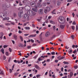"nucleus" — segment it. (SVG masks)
Listing matches in <instances>:
<instances>
[{
	"instance_id": "obj_1",
	"label": "nucleus",
	"mask_w": 78,
	"mask_h": 78,
	"mask_svg": "<svg viewBox=\"0 0 78 78\" xmlns=\"http://www.w3.org/2000/svg\"><path fill=\"white\" fill-rule=\"evenodd\" d=\"M58 20L59 22V21H61V23H62V24H65L66 23V20L63 17L59 16L58 19Z\"/></svg>"
},
{
	"instance_id": "obj_2",
	"label": "nucleus",
	"mask_w": 78,
	"mask_h": 78,
	"mask_svg": "<svg viewBox=\"0 0 78 78\" xmlns=\"http://www.w3.org/2000/svg\"><path fill=\"white\" fill-rule=\"evenodd\" d=\"M18 15L19 17H20V18L22 17L23 16V10H21L19 11L18 13Z\"/></svg>"
},
{
	"instance_id": "obj_3",
	"label": "nucleus",
	"mask_w": 78,
	"mask_h": 78,
	"mask_svg": "<svg viewBox=\"0 0 78 78\" xmlns=\"http://www.w3.org/2000/svg\"><path fill=\"white\" fill-rule=\"evenodd\" d=\"M2 13H4L5 14H9V11L7 9H3L2 10Z\"/></svg>"
},
{
	"instance_id": "obj_4",
	"label": "nucleus",
	"mask_w": 78,
	"mask_h": 78,
	"mask_svg": "<svg viewBox=\"0 0 78 78\" xmlns=\"http://www.w3.org/2000/svg\"><path fill=\"white\" fill-rule=\"evenodd\" d=\"M0 17L3 19H5L7 17V16L5 14H4L3 13H1L0 14Z\"/></svg>"
},
{
	"instance_id": "obj_5",
	"label": "nucleus",
	"mask_w": 78,
	"mask_h": 78,
	"mask_svg": "<svg viewBox=\"0 0 78 78\" xmlns=\"http://www.w3.org/2000/svg\"><path fill=\"white\" fill-rule=\"evenodd\" d=\"M38 14L40 15H42L44 14V10L41 9H39L38 11Z\"/></svg>"
},
{
	"instance_id": "obj_6",
	"label": "nucleus",
	"mask_w": 78,
	"mask_h": 78,
	"mask_svg": "<svg viewBox=\"0 0 78 78\" xmlns=\"http://www.w3.org/2000/svg\"><path fill=\"white\" fill-rule=\"evenodd\" d=\"M23 18L26 20H28L29 19V16H28V15L27 14H24L23 16Z\"/></svg>"
},
{
	"instance_id": "obj_7",
	"label": "nucleus",
	"mask_w": 78,
	"mask_h": 78,
	"mask_svg": "<svg viewBox=\"0 0 78 78\" xmlns=\"http://www.w3.org/2000/svg\"><path fill=\"white\" fill-rule=\"evenodd\" d=\"M50 32L48 31L45 34V37H48L50 36Z\"/></svg>"
},
{
	"instance_id": "obj_8",
	"label": "nucleus",
	"mask_w": 78,
	"mask_h": 78,
	"mask_svg": "<svg viewBox=\"0 0 78 78\" xmlns=\"http://www.w3.org/2000/svg\"><path fill=\"white\" fill-rule=\"evenodd\" d=\"M31 5L32 6H35V7H37V6H36V3L34 2H32L31 3Z\"/></svg>"
},
{
	"instance_id": "obj_9",
	"label": "nucleus",
	"mask_w": 78,
	"mask_h": 78,
	"mask_svg": "<svg viewBox=\"0 0 78 78\" xmlns=\"http://www.w3.org/2000/svg\"><path fill=\"white\" fill-rule=\"evenodd\" d=\"M35 67L36 68V69H37L38 70H41V68L39 66H37V65H35Z\"/></svg>"
},
{
	"instance_id": "obj_10",
	"label": "nucleus",
	"mask_w": 78,
	"mask_h": 78,
	"mask_svg": "<svg viewBox=\"0 0 78 78\" xmlns=\"http://www.w3.org/2000/svg\"><path fill=\"white\" fill-rule=\"evenodd\" d=\"M37 6L38 8H41L42 7V4L41 3L39 2L37 4Z\"/></svg>"
},
{
	"instance_id": "obj_11",
	"label": "nucleus",
	"mask_w": 78,
	"mask_h": 78,
	"mask_svg": "<svg viewBox=\"0 0 78 78\" xmlns=\"http://www.w3.org/2000/svg\"><path fill=\"white\" fill-rule=\"evenodd\" d=\"M13 37L15 40H17V36L16 34H14L13 35Z\"/></svg>"
},
{
	"instance_id": "obj_12",
	"label": "nucleus",
	"mask_w": 78,
	"mask_h": 78,
	"mask_svg": "<svg viewBox=\"0 0 78 78\" xmlns=\"http://www.w3.org/2000/svg\"><path fill=\"white\" fill-rule=\"evenodd\" d=\"M13 16L14 17H17V14L16 13H13Z\"/></svg>"
},
{
	"instance_id": "obj_13",
	"label": "nucleus",
	"mask_w": 78,
	"mask_h": 78,
	"mask_svg": "<svg viewBox=\"0 0 78 78\" xmlns=\"http://www.w3.org/2000/svg\"><path fill=\"white\" fill-rule=\"evenodd\" d=\"M36 34H31L28 36V37H36Z\"/></svg>"
},
{
	"instance_id": "obj_14",
	"label": "nucleus",
	"mask_w": 78,
	"mask_h": 78,
	"mask_svg": "<svg viewBox=\"0 0 78 78\" xmlns=\"http://www.w3.org/2000/svg\"><path fill=\"white\" fill-rule=\"evenodd\" d=\"M32 10L34 12H37L38 10L37 8H34L32 9Z\"/></svg>"
},
{
	"instance_id": "obj_15",
	"label": "nucleus",
	"mask_w": 78,
	"mask_h": 78,
	"mask_svg": "<svg viewBox=\"0 0 78 78\" xmlns=\"http://www.w3.org/2000/svg\"><path fill=\"white\" fill-rule=\"evenodd\" d=\"M31 12L32 11H29L27 12L28 14L30 16H31Z\"/></svg>"
},
{
	"instance_id": "obj_16",
	"label": "nucleus",
	"mask_w": 78,
	"mask_h": 78,
	"mask_svg": "<svg viewBox=\"0 0 78 78\" xmlns=\"http://www.w3.org/2000/svg\"><path fill=\"white\" fill-rule=\"evenodd\" d=\"M65 26L64 25H60V27L61 29H64Z\"/></svg>"
},
{
	"instance_id": "obj_17",
	"label": "nucleus",
	"mask_w": 78,
	"mask_h": 78,
	"mask_svg": "<svg viewBox=\"0 0 78 78\" xmlns=\"http://www.w3.org/2000/svg\"><path fill=\"white\" fill-rule=\"evenodd\" d=\"M36 14V13L34 12L33 11H32L31 13V16H35Z\"/></svg>"
},
{
	"instance_id": "obj_18",
	"label": "nucleus",
	"mask_w": 78,
	"mask_h": 78,
	"mask_svg": "<svg viewBox=\"0 0 78 78\" xmlns=\"http://www.w3.org/2000/svg\"><path fill=\"white\" fill-rule=\"evenodd\" d=\"M20 38L21 40V41H22V42H23V37L22 36H20Z\"/></svg>"
},
{
	"instance_id": "obj_19",
	"label": "nucleus",
	"mask_w": 78,
	"mask_h": 78,
	"mask_svg": "<svg viewBox=\"0 0 78 78\" xmlns=\"http://www.w3.org/2000/svg\"><path fill=\"white\" fill-rule=\"evenodd\" d=\"M25 28L27 30H30V27H25Z\"/></svg>"
},
{
	"instance_id": "obj_20",
	"label": "nucleus",
	"mask_w": 78,
	"mask_h": 78,
	"mask_svg": "<svg viewBox=\"0 0 78 78\" xmlns=\"http://www.w3.org/2000/svg\"><path fill=\"white\" fill-rule=\"evenodd\" d=\"M9 19V17L5 18V19H3V20H8Z\"/></svg>"
},
{
	"instance_id": "obj_21",
	"label": "nucleus",
	"mask_w": 78,
	"mask_h": 78,
	"mask_svg": "<svg viewBox=\"0 0 78 78\" xmlns=\"http://www.w3.org/2000/svg\"><path fill=\"white\" fill-rule=\"evenodd\" d=\"M57 5H59L61 4V2H60V1H58L57 2Z\"/></svg>"
},
{
	"instance_id": "obj_22",
	"label": "nucleus",
	"mask_w": 78,
	"mask_h": 78,
	"mask_svg": "<svg viewBox=\"0 0 78 78\" xmlns=\"http://www.w3.org/2000/svg\"><path fill=\"white\" fill-rule=\"evenodd\" d=\"M32 71H33V72H34V71L36 73H37V70L35 68H34L33 69Z\"/></svg>"
},
{
	"instance_id": "obj_23",
	"label": "nucleus",
	"mask_w": 78,
	"mask_h": 78,
	"mask_svg": "<svg viewBox=\"0 0 78 78\" xmlns=\"http://www.w3.org/2000/svg\"><path fill=\"white\" fill-rule=\"evenodd\" d=\"M1 51L2 52V53L3 54H4L5 53V52H4V49L2 48L1 50Z\"/></svg>"
},
{
	"instance_id": "obj_24",
	"label": "nucleus",
	"mask_w": 78,
	"mask_h": 78,
	"mask_svg": "<svg viewBox=\"0 0 78 78\" xmlns=\"http://www.w3.org/2000/svg\"><path fill=\"white\" fill-rule=\"evenodd\" d=\"M47 5V4L45 2H43L42 3V5L43 6H45Z\"/></svg>"
},
{
	"instance_id": "obj_25",
	"label": "nucleus",
	"mask_w": 78,
	"mask_h": 78,
	"mask_svg": "<svg viewBox=\"0 0 78 78\" xmlns=\"http://www.w3.org/2000/svg\"><path fill=\"white\" fill-rule=\"evenodd\" d=\"M38 61H42L43 60V59H42V58H41V57H39L38 58Z\"/></svg>"
},
{
	"instance_id": "obj_26",
	"label": "nucleus",
	"mask_w": 78,
	"mask_h": 78,
	"mask_svg": "<svg viewBox=\"0 0 78 78\" xmlns=\"http://www.w3.org/2000/svg\"><path fill=\"white\" fill-rule=\"evenodd\" d=\"M46 9L48 11H50V8L49 7H47Z\"/></svg>"
},
{
	"instance_id": "obj_27",
	"label": "nucleus",
	"mask_w": 78,
	"mask_h": 78,
	"mask_svg": "<svg viewBox=\"0 0 78 78\" xmlns=\"http://www.w3.org/2000/svg\"><path fill=\"white\" fill-rule=\"evenodd\" d=\"M70 78H72V76H73V73L71 72L70 73Z\"/></svg>"
},
{
	"instance_id": "obj_28",
	"label": "nucleus",
	"mask_w": 78,
	"mask_h": 78,
	"mask_svg": "<svg viewBox=\"0 0 78 78\" xmlns=\"http://www.w3.org/2000/svg\"><path fill=\"white\" fill-rule=\"evenodd\" d=\"M5 25H6V26H9L10 25H11V24L8 23H5Z\"/></svg>"
},
{
	"instance_id": "obj_29",
	"label": "nucleus",
	"mask_w": 78,
	"mask_h": 78,
	"mask_svg": "<svg viewBox=\"0 0 78 78\" xmlns=\"http://www.w3.org/2000/svg\"><path fill=\"white\" fill-rule=\"evenodd\" d=\"M63 63H64V64H69V62H68L66 61L63 62Z\"/></svg>"
},
{
	"instance_id": "obj_30",
	"label": "nucleus",
	"mask_w": 78,
	"mask_h": 78,
	"mask_svg": "<svg viewBox=\"0 0 78 78\" xmlns=\"http://www.w3.org/2000/svg\"><path fill=\"white\" fill-rule=\"evenodd\" d=\"M5 55L6 56H9V53H8V52L6 51L5 52Z\"/></svg>"
},
{
	"instance_id": "obj_31",
	"label": "nucleus",
	"mask_w": 78,
	"mask_h": 78,
	"mask_svg": "<svg viewBox=\"0 0 78 78\" xmlns=\"http://www.w3.org/2000/svg\"><path fill=\"white\" fill-rule=\"evenodd\" d=\"M50 23L52 24H55V22L53 21H50Z\"/></svg>"
},
{
	"instance_id": "obj_32",
	"label": "nucleus",
	"mask_w": 78,
	"mask_h": 78,
	"mask_svg": "<svg viewBox=\"0 0 78 78\" xmlns=\"http://www.w3.org/2000/svg\"><path fill=\"white\" fill-rule=\"evenodd\" d=\"M57 58L58 60H61V56L58 57Z\"/></svg>"
},
{
	"instance_id": "obj_33",
	"label": "nucleus",
	"mask_w": 78,
	"mask_h": 78,
	"mask_svg": "<svg viewBox=\"0 0 78 78\" xmlns=\"http://www.w3.org/2000/svg\"><path fill=\"white\" fill-rule=\"evenodd\" d=\"M3 33L2 32L1 33H0V36L3 37Z\"/></svg>"
},
{
	"instance_id": "obj_34",
	"label": "nucleus",
	"mask_w": 78,
	"mask_h": 78,
	"mask_svg": "<svg viewBox=\"0 0 78 78\" xmlns=\"http://www.w3.org/2000/svg\"><path fill=\"white\" fill-rule=\"evenodd\" d=\"M47 11H47V9H44V13H45V14H47Z\"/></svg>"
},
{
	"instance_id": "obj_35",
	"label": "nucleus",
	"mask_w": 78,
	"mask_h": 78,
	"mask_svg": "<svg viewBox=\"0 0 78 78\" xmlns=\"http://www.w3.org/2000/svg\"><path fill=\"white\" fill-rule=\"evenodd\" d=\"M51 54L52 55H55V52H51Z\"/></svg>"
},
{
	"instance_id": "obj_36",
	"label": "nucleus",
	"mask_w": 78,
	"mask_h": 78,
	"mask_svg": "<svg viewBox=\"0 0 78 78\" xmlns=\"http://www.w3.org/2000/svg\"><path fill=\"white\" fill-rule=\"evenodd\" d=\"M27 23H29V22H27L26 23H24V24L23 25V26H26L27 25Z\"/></svg>"
},
{
	"instance_id": "obj_37",
	"label": "nucleus",
	"mask_w": 78,
	"mask_h": 78,
	"mask_svg": "<svg viewBox=\"0 0 78 78\" xmlns=\"http://www.w3.org/2000/svg\"><path fill=\"white\" fill-rule=\"evenodd\" d=\"M26 44H25L24 45H23V44H21V46L22 47H26Z\"/></svg>"
},
{
	"instance_id": "obj_38",
	"label": "nucleus",
	"mask_w": 78,
	"mask_h": 78,
	"mask_svg": "<svg viewBox=\"0 0 78 78\" xmlns=\"http://www.w3.org/2000/svg\"><path fill=\"white\" fill-rule=\"evenodd\" d=\"M3 58L4 60H5V59H6V56L5 55H4L3 57Z\"/></svg>"
},
{
	"instance_id": "obj_39",
	"label": "nucleus",
	"mask_w": 78,
	"mask_h": 78,
	"mask_svg": "<svg viewBox=\"0 0 78 78\" xmlns=\"http://www.w3.org/2000/svg\"><path fill=\"white\" fill-rule=\"evenodd\" d=\"M10 52H11L12 51V49L11 48H9V49Z\"/></svg>"
},
{
	"instance_id": "obj_40",
	"label": "nucleus",
	"mask_w": 78,
	"mask_h": 78,
	"mask_svg": "<svg viewBox=\"0 0 78 78\" xmlns=\"http://www.w3.org/2000/svg\"><path fill=\"white\" fill-rule=\"evenodd\" d=\"M37 55H35L34 57V59H36V58H37Z\"/></svg>"
},
{
	"instance_id": "obj_41",
	"label": "nucleus",
	"mask_w": 78,
	"mask_h": 78,
	"mask_svg": "<svg viewBox=\"0 0 78 78\" xmlns=\"http://www.w3.org/2000/svg\"><path fill=\"white\" fill-rule=\"evenodd\" d=\"M0 74H1V75H3V71H2L0 73Z\"/></svg>"
},
{
	"instance_id": "obj_42",
	"label": "nucleus",
	"mask_w": 78,
	"mask_h": 78,
	"mask_svg": "<svg viewBox=\"0 0 78 78\" xmlns=\"http://www.w3.org/2000/svg\"><path fill=\"white\" fill-rule=\"evenodd\" d=\"M40 76H41V75H37L36 76L37 78H39V77H40Z\"/></svg>"
},
{
	"instance_id": "obj_43",
	"label": "nucleus",
	"mask_w": 78,
	"mask_h": 78,
	"mask_svg": "<svg viewBox=\"0 0 78 78\" xmlns=\"http://www.w3.org/2000/svg\"><path fill=\"white\" fill-rule=\"evenodd\" d=\"M72 49L70 50V51H68V53H72Z\"/></svg>"
},
{
	"instance_id": "obj_44",
	"label": "nucleus",
	"mask_w": 78,
	"mask_h": 78,
	"mask_svg": "<svg viewBox=\"0 0 78 78\" xmlns=\"http://www.w3.org/2000/svg\"><path fill=\"white\" fill-rule=\"evenodd\" d=\"M18 74H19V73H15L14 75H15V76H16V75H17Z\"/></svg>"
},
{
	"instance_id": "obj_45",
	"label": "nucleus",
	"mask_w": 78,
	"mask_h": 78,
	"mask_svg": "<svg viewBox=\"0 0 78 78\" xmlns=\"http://www.w3.org/2000/svg\"><path fill=\"white\" fill-rule=\"evenodd\" d=\"M72 39H74V35H72L71 36Z\"/></svg>"
},
{
	"instance_id": "obj_46",
	"label": "nucleus",
	"mask_w": 78,
	"mask_h": 78,
	"mask_svg": "<svg viewBox=\"0 0 78 78\" xmlns=\"http://www.w3.org/2000/svg\"><path fill=\"white\" fill-rule=\"evenodd\" d=\"M74 69H76L77 68H78V66H74Z\"/></svg>"
},
{
	"instance_id": "obj_47",
	"label": "nucleus",
	"mask_w": 78,
	"mask_h": 78,
	"mask_svg": "<svg viewBox=\"0 0 78 78\" xmlns=\"http://www.w3.org/2000/svg\"><path fill=\"white\" fill-rule=\"evenodd\" d=\"M11 23L12 25H15V23L14 22H11Z\"/></svg>"
},
{
	"instance_id": "obj_48",
	"label": "nucleus",
	"mask_w": 78,
	"mask_h": 78,
	"mask_svg": "<svg viewBox=\"0 0 78 78\" xmlns=\"http://www.w3.org/2000/svg\"><path fill=\"white\" fill-rule=\"evenodd\" d=\"M65 48H66V49H67V50H68V49H69V47H68L67 46H65Z\"/></svg>"
},
{
	"instance_id": "obj_49",
	"label": "nucleus",
	"mask_w": 78,
	"mask_h": 78,
	"mask_svg": "<svg viewBox=\"0 0 78 78\" xmlns=\"http://www.w3.org/2000/svg\"><path fill=\"white\" fill-rule=\"evenodd\" d=\"M7 47H8V46H7V45H4V48H6Z\"/></svg>"
},
{
	"instance_id": "obj_50",
	"label": "nucleus",
	"mask_w": 78,
	"mask_h": 78,
	"mask_svg": "<svg viewBox=\"0 0 78 78\" xmlns=\"http://www.w3.org/2000/svg\"><path fill=\"white\" fill-rule=\"evenodd\" d=\"M0 27L1 28H3L4 26L3 25H0Z\"/></svg>"
},
{
	"instance_id": "obj_51",
	"label": "nucleus",
	"mask_w": 78,
	"mask_h": 78,
	"mask_svg": "<svg viewBox=\"0 0 78 78\" xmlns=\"http://www.w3.org/2000/svg\"><path fill=\"white\" fill-rule=\"evenodd\" d=\"M72 0H68L67 2H72Z\"/></svg>"
},
{
	"instance_id": "obj_52",
	"label": "nucleus",
	"mask_w": 78,
	"mask_h": 78,
	"mask_svg": "<svg viewBox=\"0 0 78 78\" xmlns=\"http://www.w3.org/2000/svg\"><path fill=\"white\" fill-rule=\"evenodd\" d=\"M30 77H33V74H31L29 75Z\"/></svg>"
},
{
	"instance_id": "obj_53",
	"label": "nucleus",
	"mask_w": 78,
	"mask_h": 78,
	"mask_svg": "<svg viewBox=\"0 0 78 78\" xmlns=\"http://www.w3.org/2000/svg\"><path fill=\"white\" fill-rule=\"evenodd\" d=\"M46 62V60H44V61H43L42 62V64H44V63H45V62Z\"/></svg>"
},
{
	"instance_id": "obj_54",
	"label": "nucleus",
	"mask_w": 78,
	"mask_h": 78,
	"mask_svg": "<svg viewBox=\"0 0 78 78\" xmlns=\"http://www.w3.org/2000/svg\"><path fill=\"white\" fill-rule=\"evenodd\" d=\"M76 52V49H75L74 50V51H73V53H75Z\"/></svg>"
},
{
	"instance_id": "obj_55",
	"label": "nucleus",
	"mask_w": 78,
	"mask_h": 78,
	"mask_svg": "<svg viewBox=\"0 0 78 78\" xmlns=\"http://www.w3.org/2000/svg\"><path fill=\"white\" fill-rule=\"evenodd\" d=\"M73 25H76V23H75V21L73 22Z\"/></svg>"
},
{
	"instance_id": "obj_56",
	"label": "nucleus",
	"mask_w": 78,
	"mask_h": 78,
	"mask_svg": "<svg viewBox=\"0 0 78 78\" xmlns=\"http://www.w3.org/2000/svg\"><path fill=\"white\" fill-rule=\"evenodd\" d=\"M72 30H74L75 29V27L72 26Z\"/></svg>"
},
{
	"instance_id": "obj_57",
	"label": "nucleus",
	"mask_w": 78,
	"mask_h": 78,
	"mask_svg": "<svg viewBox=\"0 0 78 78\" xmlns=\"http://www.w3.org/2000/svg\"><path fill=\"white\" fill-rule=\"evenodd\" d=\"M55 11V10H54L53 12H52V13L53 14H55L56 13H55L54 12Z\"/></svg>"
},
{
	"instance_id": "obj_58",
	"label": "nucleus",
	"mask_w": 78,
	"mask_h": 78,
	"mask_svg": "<svg viewBox=\"0 0 78 78\" xmlns=\"http://www.w3.org/2000/svg\"><path fill=\"white\" fill-rule=\"evenodd\" d=\"M18 33L20 34V33H22V31H20V30H19L18 31Z\"/></svg>"
},
{
	"instance_id": "obj_59",
	"label": "nucleus",
	"mask_w": 78,
	"mask_h": 78,
	"mask_svg": "<svg viewBox=\"0 0 78 78\" xmlns=\"http://www.w3.org/2000/svg\"><path fill=\"white\" fill-rule=\"evenodd\" d=\"M36 45V44H33V47H34Z\"/></svg>"
},
{
	"instance_id": "obj_60",
	"label": "nucleus",
	"mask_w": 78,
	"mask_h": 78,
	"mask_svg": "<svg viewBox=\"0 0 78 78\" xmlns=\"http://www.w3.org/2000/svg\"><path fill=\"white\" fill-rule=\"evenodd\" d=\"M9 70L10 73H11L12 72V70L11 69H9Z\"/></svg>"
},
{
	"instance_id": "obj_61",
	"label": "nucleus",
	"mask_w": 78,
	"mask_h": 78,
	"mask_svg": "<svg viewBox=\"0 0 78 78\" xmlns=\"http://www.w3.org/2000/svg\"><path fill=\"white\" fill-rule=\"evenodd\" d=\"M53 30H55V29L56 28V27H55V26H54L53 27Z\"/></svg>"
},
{
	"instance_id": "obj_62",
	"label": "nucleus",
	"mask_w": 78,
	"mask_h": 78,
	"mask_svg": "<svg viewBox=\"0 0 78 78\" xmlns=\"http://www.w3.org/2000/svg\"><path fill=\"white\" fill-rule=\"evenodd\" d=\"M75 47V45L74 44L72 46V48H74Z\"/></svg>"
},
{
	"instance_id": "obj_63",
	"label": "nucleus",
	"mask_w": 78,
	"mask_h": 78,
	"mask_svg": "<svg viewBox=\"0 0 78 78\" xmlns=\"http://www.w3.org/2000/svg\"><path fill=\"white\" fill-rule=\"evenodd\" d=\"M31 42H32V43H34V40H33V39H31Z\"/></svg>"
},
{
	"instance_id": "obj_64",
	"label": "nucleus",
	"mask_w": 78,
	"mask_h": 78,
	"mask_svg": "<svg viewBox=\"0 0 78 78\" xmlns=\"http://www.w3.org/2000/svg\"><path fill=\"white\" fill-rule=\"evenodd\" d=\"M11 35H12V33H10L9 34V36H11Z\"/></svg>"
}]
</instances>
